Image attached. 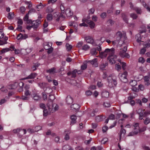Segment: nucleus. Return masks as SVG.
Masks as SVG:
<instances>
[{
	"label": "nucleus",
	"instance_id": "nucleus-57",
	"mask_svg": "<svg viewBox=\"0 0 150 150\" xmlns=\"http://www.w3.org/2000/svg\"><path fill=\"white\" fill-rule=\"evenodd\" d=\"M23 35L21 33L19 34L18 35L17 37V39L19 40L20 39H23Z\"/></svg>",
	"mask_w": 150,
	"mask_h": 150
},
{
	"label": "nucleus",
	"instance_id": "nucleus-28",
	"mask_svg": "<svg viewBox=\"0 0 150 150\" xmlns=\"http://www.w3.org/2000/svg\"><path fill=\"white\" fill-rule=\"evenodd\" d=\"M136 38L137 39V42H140L142 41V38L140 34H138L136 35Z\"/></svg>",
	"mask_w": 150,
	"mask_h": 150
},
{
	"label": "nucleus",
	"instance_id": "nucleus-23",
	"mask_svg": "<svg viewBox=\"0 0 150 150\" xmlns=\"http://www.w3.org/2000/svg\"><path fill=\"white\" fill-rule=\"evenodd\" d=\"M126 133V130L122 128L121 129L120 132L119 133V136L120 139H121V137L122 136L124 137Z\"/></svg>",
	"mask_w": 150,
	"mask_h": 150
},
{
	"label": "nucleus",
	"instance_id": "nucleus-3",
	"mask_svg": "<svg viewBox=\"0 0 150 150\" xmlns=\"http://www.w3.org/2000/svg\"><path fill=\"white\" fill-rule=\"evenodd\" d=\"M116 39L118 44H119L120 41L122 42V44L126 39V36L125 34H122L121 32L118 31L116 33Z\"/></svg>",
	"mask_w": 150,
	"mask_h": 150
},
{
	"label": "nucleus",
	"instance_id": "nucleus-55",
	"mask_svg": "<svg viewBox=\"0 0 150 150\" xmlns=\"http://www.w3.org/2000/svg\"><path fill=\"white\" fill-rule=\"evenodd\" d=\"M126 53V52L123 51L122 50H121L119 52V55L122 58H123V56Z\"/></svg>",
	"mask_w": 150,
	"mask_h": 150
},
{
	"label": "nucleus",
	"instance_id": "nucleus-53",
	"mask_svg": "<svg viewBox=\"0 0 150 150\" xmlns=\"http://www.w3.org/2000/svg\"><path fill=\"white\" fill-rule=\"evenodd\" d=\"M66 46L67 47V49L68 51L70 50L72 47V46L71 45H70L69 44H67L66 45Z\"/></svg>",
	"mask_w": 150,
	"mask_h": 150
},
{
	"label": "nucleus",
	"instance_id": "nucleus-48",
	"mask_svg": "<svg viewBox=\"0 0 150 150\" xmlns=\"http://www.w3.org/2000/svg\"><path fill=\"white\" fill-rule=\"evenodd\" d=\"M130 16L134 19H136L137 17V15L134 13H131L130 15Z\"/></svg>",
	"mask_w": 150,
	"mask_h": 150
},
{
	"label": "nucleus",
	"instance_id": "nucleus-61",
	"mask_svg": "<svg viewBox=\"0 0 150 150\" xmlns=\"http://www.w3.org/2000/svg\"><path fill=\"white\" fill-rule=\"evenodd\" d=\"M87 67V65L86 64H84L81 66V69L82 70H84L86 69Z\"/></svg>",
	"mask_w": 150,
	"mask_h": 150
},
{
	"label": "nucleus",
	"instance_id": "nucleus-47",
	"mask_svg": "<svg viewBox=\"0 0 150 150\" xmlns=\"http://www.w3.org/2000/svg\"><path fill=\"white\" fill-rule=\"evenodd\" d=\"M10 50V49L9 48H6L4 49H3L1 51V52L2 54L8 51H9Z\"/></svg>",
	"mask_w": 150,
	"mask_h": 150
},
{
	"label": "nucleus",
	"instance_id": "nucleus-15",
	"mask_svg": "<svg viewBox=\"0 0 150 150\" xmlns=\"http://www.w3.org/2000/svg\"><path fill=\"white\" fill-rule=\"evenodd\" d=\"M32 99L35 101H38L41 99L40 97L37 93H34L31 95Z\"/></svg>",
	"mask_w": 150,
	"mask_h": 150
},
{
	"label": "nucleus",
	"instance_id": "nucleus-20",
	"mask_svg": "<svg viewBox=\"0 0 150 150\" xmlns=\"http://www.w3.org/2000/svg\"><path fill=\"white\" fill-rule=\"evenodd\" d=\"M80 107V106L77 104H73L71 106V109L73 110H77Z\"/></svg>",
	"mask_w": 150,
	"mask_h": 150
},
{
	"label": "nucleus",
	"instance_id": "nucleus-39",
	"mask_svg": "<svg viewBox=\"0 0 150 150\" xmlns=\"http://www.w3.org/2000/svg\"><path fill=\"white\" fill-rule=\"evenodd\" d=\"M122 17L124 21H125V23H127L128 19L127 16L125 14H123L122 15Z\"/></svg>",
	"mask_w": 150,
	"mask_h": 150
},
{
	"label": "nucleus",
	"instance_id": "nucleus-59",
	"mask_svg": "<svg viewBox=\"0 0 150 150\" xmlns=\"http://www.w3.org/2000/svg\"><path fill=\"white\" fill-rule=\"evenodd\" d=\"M29 18V13H28L26 14V15L23 18V20L24 21H27L28 19Z\"/></svg>",
	"mask_w": 150,
	"mask_h": 150
},
{
	"label": "nucleus",
	"instance_id": "nucleus-40",
	"mask_svg": "<svg viewBox=\"0 0 150 150\" xmlns=\"http://www.w3.org/2000/svg\"><path fill=\"white\" fill-rule=\"evenodd\" d=\"M52 15L51 14H48L47 16V19L50 21H51L52 19Z\"/></svg>",
	"mask_w": 150,
	"mask_h": 150
},
{
	"label": "nucleus",
	"instance_id": "nucleus-54",
	"mask_svg": "<svg viewBox=\"0 0 150 150\" xmlns=\"http://www.w3.org/2000/svg\"><path fill=\"white\" fill-rule=\"evenodd\" d=\"M144 47H143L149 48L150 47V41L148 42L145 43L144 44Z\"/></svg>",
	"mask_w": 150,
	"mask_h": 150
},
{
	"label": "nucleus",
	"instance_id": "nucleus-11",
	"mask_svg": "<svg viewBox=\"0 0 150 150\" xmlns=\"http://www.w3.org/2000/svg\"><path fill=\"white\" fill-rule=\"evenodd\" d=\"M54 17L55 18H57L56 19L57 21H59L61 17H63V16L62 14H60L59 12H55L53 14Z\"/></svg>",
	"mask_w": 150,
	"mask_h": 150
},
{
	"label": "nucleus",
	"instance_id": "nucleus-34",
	"mask_svg": "<svg viewBox=\"0 0 150 150\" xmlns=\"http://www.w3.org/2000/svg\"><path fill=\"white\" fill-rule=\"evenodd\" d=\"M90 47L87 44H85L83 45L82 47V49L84 51H87L88 50Z\"/></svg>",
	"mask_w": 150,
	"mask_h": 150
},
{
	"label": "nucleus",
	"instance_id": "nucleus-46",
	"mask_svg": "<svg viewBox=\"0 0 150 150\" xmlns=\"http://www.w3.org/2000/svg\"><path fill=\"white\" fill-rule=\"evenodd\" d=\"M146 51V49L145 47H143L141 49L139 52V54H144Z\"/></svg>",
	"mask_w": 150,
	"mask_h": 150
},
{
	"label": "nucleus",
	"instance_id": "nucleus-30",
	"mask_svg": "<svg viewBox=\"0 0 150 150\" xmlns=\"http://www.w3.org/2000/svg\"><path fill=\"white\" fill-rule=\"evenodd\" d=\"M90 52L92 55H96L97 54L98 51H97L96 48H93L91 50Z\"/></svg>",
	"mask_w": 150,
	"mask_h": 150
},
{
	"label": "nucleus",
	"instance_id": "nucleus-64",
	"mask_svg": "<svg viewBox=\"0 0 150 150\" xmlns=\"http://www.w3.org/2000/svg\"><path fill=\"white\" fill-rule=\"evenodd\" d=\"M104 106L105 107H109L110 106V103L108 102H104L103 104Z\"/></svg>",
	"mask_w": 150,
	"mask_h": 150
},
{
	"label": "nucleus",
	"instance_id": "nucleus-51",
	"mask_svg": "<svg viewBox=\"0 0 150 150\" xmlns=\"http://www.w3.org/2000/svg\"><path fill=\"white\" fill-rule=\"evenodd\" d=\"M45 91L46 92L47 94H49L52 93V89L51 88H47L45 90Z\"/></svg>",
	"mask_w": 150,
	"mask_h": 150
},
{
	"label": "nucleus",
	"instance_id": "nucleus-52",
	"mask_svg": "<svg viewBox=\"0 0 150 150\" xmlns=\"http://www.w3.org/2000/svg\"><path fill=\"white\" fill-rule=\"evenodd\" d=\"M150 122V119L147 117L145 120L144 121V123L145 125H147Z\"/></svg>",
	"mask_w": 150,
	"mask_h": 150
},
{
	"label": "nucleus",
	"instance_id": "nucleus-45",
	"mask_svg": "<svg viewBox=\"0 0 150 150\" xmlns=\"http://www.w3.org/2000/svg\"><path fill=\"white\" fill-rule=\"evenodd\" d=\"M31 92L29 90H25V91L24 94L25 96L29 97L31 95Z\"/></svg>",
	"mask_w": 150,
	"mask_h": 150
},
{
	"label": "nucleus",
	"instance_id": "nucleus-25",
	"mask_svg": "<svg viewBox=\"0 0 150 150\" xmlns=\"http://www.w3.org/2000/svg\"><path fill=\"white\" fill-rule=\"evenodd\" d=\"M70 118L71 120V124L73 125L76 123V116L75 115H71Z\"/></svg>",
	"mask_w": 150,
	"mask_h": 150
},
{
	"label": "nucleus",
	"instance_id": "nucleus-24",
	"mask_svg": "<svg viewBox=\"0 0 150 150\" xmlns=\"http://www.w3.org/2000/svg\"><path fill=\"white\" fill-rule=\"evenodd\" d=\"M87 23L90 26V27L91 28H94L95 25V23L93 21L90 20H88L87 21Z\"/></svg>",
	"mask_w": 150,
	"mask_h": 150
},
{
	"label": "nucleus",
	"instance_id": "nucleus-42",
	"mask_svg": "<svg viewBox=\"0 0 150 150\" xmlns=\"http://www.w3.org/2000/svg\"><path fill=\"white\" fill-rule=\"evenodd\" d=\"M60 9H61V12L62 14L65 13V8L63 5L61 4L60 6Z\"/></svg>",
	"mask_w": 150,
	"mask_h": 150
},
{
	"label": "nucleus",
	"instance_id": "nucleus-26",
	"mask_svg": "<svg viewBox=\"0 0 150 150\" xmlns=\"http://www.w3.org/2000/svg\"><path fill=\"white\" fill-rule=\"evenodd\" d=\"M103 117H105L104 116H98L96 117L95 120L97 122H99L102 121L104 119L103 118ZM104 118H105V117H104Z\"/></svg>",
	"mask_w": 150,
	"mask_h": 150
},
{
	"label": "nucleus",
	"instance_id": "nucleus-2",
	"mask_svg": "<svg viewBox=\"0 0 150 150\" xmlns=\"http://www.w3.org/2000/svg\"><path fill=\"white\" fill-rule=\"evenodd\" d=\"M114 53V50L113 49L107 48L104 52H100V57L102 58L106 57L108 54L112 55Z\"/></svg>",
	"mask_w": 150,
	"mask_h": 150
},
{
	"label": "nucleus",
	"instance_id": "nucleus-5",
	"mask_svg": "<svg viewBox=\"0 0 150 150\" xmlns=\"http://www.w3.org/2000/svg\"><path fill=\"white\" fill-rule=\"evenodd\" d=\"M47 106L49 110V112H53L58 110V106L55 103L53 104L52 102L48 103L47 104Z\"/></svg>",
	"mask_w": 150,
	"mask_h": 150
},
{
	"label": "nucleus",
	"instance_id": "nucleus-27",
	"mask_svg": "<svg viewBox=\"0 0 150 150\" xmlns=\"http://www.w3.org/2000/svg\"><path fill=\"white\" fill-rule=\"evenodd\" d=\"M122 65V68L123 70H125L126 69V64L125 62H122L120 59H118V60Z\"/></svg>",
	"mask_w": 150,
	"mask_h": 150
},
{
	"label": "nucleus",
	"instance_id": "nucleus-41",
	"mask_svg": "<svg viewBox=\"0 0 150 150\" xmlns=\"http://www.w3.org/2000/svg\"><path fill=\"white\" fill-rule=\"evenodd\" d=\"M14 14L13 13H9L8 14L7 18L9 19H12L14 17Z\"/></svg>",
	"mask_w": 150,
	"mask_h": 150
},
{
	"label": "nucleus",
	"instance_id": "nucleus-4",
	"mask_svg": "<svg viewBox=\"0 0 150 150\" xmlns=\"http://www.w3.org/2000/svg\"><path fill=\"white\" fill-rule=\"evenodd\" d=\"M132 128L133 129L134 131L130 132L128 136H131L136 135L140 131L139 127V124L138 123H133L132 125Z\"/></svg>",
	"mask_w": 150,
	"mask_h": 150
},
{
	"label": "nucleus",
	"instance_id": "nucleus-16",
	"mask_svg": "<svg viewBox=\"0 0 150 150\" xmlns=\"http://www.w3.org/2000/svg\"><path fill=\"white\" fill-rule=\"evenodd\" d=\"M18 86V83L17 82H14L12 84L9 85L8 88L9 89H15Z\"/></svg>",
	"mask_w": 150,
	"mask_h": 150
},
{
	"label": "nucleus",
	"instance_id": "nucleus-62",
	"mask_svg": "<svg viewBox=\"0 0 150 150\" xmlns=\"http://www.w3.org/2000/svg\"><path fill=\"white\" fill-rule=\"evenodd\" d=\"M25 10L26 9L23 6L21 7L20 8V10L21 12L23 13H24Z\"/></svg>",
	"mask_w": 150,
	"mask_h": 150
},
{
	"label": "nucleus",
	"instance_id": "nucleus-21",
	"mask_svg": "<svg viewBox=\"0 0 150 150\" xmlns=\"http://www.w3.org/2000/svg\"><path fill=\"white\" fill-rule=\"evenodd\" d=\"M8 40V38L5 36L3 38V40L0 39V45H3L7 43V40Z\"/></svg>",
	"mask_w": 150,
	"mask_h": 150
},
{
	"label": "nucleus",
	"instance_id": "nucleus-14",
	"mask_svg": "<svg viewBox=\"0 0 150 150\" xmlns=\"http://www.w3.org/2000/svg\"><path fill=\"white\" fill-rule=\"evenodd\" d=\"M37 75L36 73H32L26 77L23 78L22 80H26L29 79H33Z\"/></svg>",
	"mask_w": 150,
	"mask_h": 150
},
{
	"label": "nucleus",
	"instance_id": "nucleus-35",
	"mask_svg": "<svg viewBox=\"0 0 150 150\" xmlns=\"http://www.w3.org/2000/svg\"><path fill=\"white\" fill-rule=\"evenodd\" d=\"M55 68L54 67L49 69L47 70V72L50 74H54L55 72Z\"/></svg>",
	"mask_w": 150,
	"mask_h": 150
},
{
	"label": "nucleus",
	"instance_id": "nucleus-12",
	"mask_svg": "<svg viewBox=\"0 0 150 150\" xmlns=\"http://www.w3.org/2000/svg\"><path fill=\"white\" fill-rule=\"evenodd\" d=\"M108 65V63L107 62H103L99 66L100 69L101 70H105L106 67Z\"/></svg>",
	"mask_w": 150,
	"mask_h": 150
},
{
	"label": "nucleus",
	"instance_id": "nucleus-38",
	"mask_svg": "<svg viewBox=\"0 0 150 150\" xmlns=\"http://www.w3.org/2000/svg\"><path fill=\"white\" fill-rule=\"evenodd\" d=\"M130 84L132 86H134L137 85V82L135 80H131L129 82Z\"/></svg>",
	"mask_w": 150,
	"mask_h": 150
},
{
	"label": "nucleus",
	"instance_id": "nucleus-17",
	"mask_svg": "<svg viewBox=\"0 0 150 150\" xmlns=\"http://www.w3.org/2000/svg\"><path fill=\"white\" fill-rule=\"evenodd\" d=\"M65 13L67 17L71 16L73 15V13L69 8H67L65 10Z\"/></svg>",
	"mask_w": 150,
	"mask_h": 150
},
{
	"label": "nucleus",
	"instance_id": "nucleus-32",
	"mask_svg": "<svg viewBox=\"0 0 150 150\" xmlns=\"http://www.w3.org/2000/svg\"><path fill=\"white\" fill-rule=\"evenodd\" d=\"M48 110L47 109H44L43 111V116H46L50 114V113L52 112H49V110L48 109Z\"/></svg>",
	"mask_w": 150,
	"mask_h": 150
},
{
	"label": "nucleus",
	"instance_id": "nucleus-31",
	"mask_svg": "<svg viewBox=\"0 0 150 150\" xmlns=\"http://www.w3.org/2000/svg\"><path fill=\"white\" fill-rule=\"evenodd\" d=\"M55 98L54 96V95L50 94L49 95V98H48V103L52 102V103L54 99Z\"/></svg>",
	"mask_w": 150,
	"mask_h": 150
},
{
	"label": "nucleus",
	"instance_id": "nucleus-43",
	"mask_svg": "<svg viewBox=\"0 0 150 150\" xmlns=\"http://www.w3.org/2000/svg\"><path fill=\"white\" fill-rule=\"evenodd\" d=\"M133 10H135L138 14H140L141 12V11L140 8L135 7L133 8Z\"/></svg>",
	"mask_w": 150,
	"mask_h": 150
},
{
	"label": "nucleus",
	"instance_id": "nucleus-33",
	"mask_svg": "<svg viewBox=\"0 0 150 150\" xmlns=\"http://www.w3.org/2000/svg\"><path fill=\"white\" fill-rule=\"evenodd\" d=\"M62 150H72L70 146L68 145L64 146L62 148Z\"/></svg>",
	"mask_w": 150,
	"mask_h": 150
},
{
	"label": "nucleus",
	"instance_id": "nucleus-60",
	"mask_svg": "<svg viewBox=\"0 0 150 150\" xmlns=\"http://www.w3.org/2000/svg\"><path fill=\"white\" fill-rule=\"evenodd\" d=\"M83 43L82 41L79 42L77 44L76 47L78 48L81 47L82 46Z\"/></svg>",
	"mask_w": 150,
	"mask_h": 150
},
{
	"label": "nucleus",
	"instance_id": "nucleus-9",
	"mask_svg": "<svg viewBox=\"0 0 150 150\" xmlns=\"http://www.w3.org/2000/svg\"><path fill=\"white\" fill-rule=\"evenodd\" d=\"M41 21L39 19L33 21L32 23V24L33 25V28L34 29H36L38 27L39 25L41 23Z\"/></svg>",
	"mask_w": 150,
	"mask_h": 150
},
{
	"label": "nucleus",
	"instance_id": "nucleus-7",
	"mask_svg": "<svg viewBox=\"0 0 150 150\" xmlns=\"http://www.w3.org/2000/svg\"><path fill=\"white\" fill-rule=\"evenodd\" d=\"M117 59V56L115 55L114 53L112 55H110L108 57V59L109 60L110 63L111 64H115L116 62Z\"/></svg>",
	"mask_w": 150,
	"mask_h": 150
},
{
	"label": "nucleus",
	"instance_id": "nucleus-18",
	"mask_svg": "<svg viewBox=\"0 0 150 150\" xmlns=\"http://www.w3.org/2000/svg\"><path fill=\"white\" fill-rule=\"evenodd\" d=\"M65 135L64 138V139L66 140H68L69 139L70 137L69 134L71 133V132L69 130L67 129L65 130Z\"/></svg>",
	"mask_w": 150,
	"mask_h": 150
},
{
	"label": "nucleus",
	"instance_id": "nucleus-44",
	"mask_svg": "<svg viewBox=\"0 0 150 150\" xmlns=\"http://www.w3.org/2000/svg\"><path fill=\"white\" fill-rule=\"evenodd\" d=\"M54 10L51 7L48 6L47 7L46 11L47 13H51L54 11Z\"/></svg>",
	"mask_w": 150,
	"mask_h": 150
},
{
	"label": "nucleus",
	"instance_id": "nucleus-19",
	"mask_svg": "<svg viewBox=\"0 0 150 150\" xmlns=\"http://www.w3.org/2000/svg\"><path fill=\"white\" fill-rule=\"evenodd\" d=\"M97 58H94L92 60L89 61V62L91 63V64L93 66L96 67L98 66L97 64Z\"/></svg>",
	"mask_w": 150,
	"mask_h": 150
},
{
	"label": "nucleus",
	"instance_id": "nucleus-13",
	"mask_svg": "<svg viewBox=\"0 0 150 150\" xmlns=\"http://www.w3.org/2000/svg\"><path fill=\"white\" fill-rule=\"evenodd\" d=\"M78 72L76 69H75L72 71H69L67 73L68 76L71 75V77L75 78L76 76V73Z\"/></svg>",
	"mask_w": 150,
	"mask_h": 150
},
{
	"label": "nucleus",
	"instance_id": "nucleus-6",
	"mask_svg": "<svg viewBox=\"0 0 150 150\" xmlns=\"http://www.w3.org/2000/svg\"><path fill=\"white\" fill-rule=\"evenodd\" d=\"M127 73L126 71L124 72L123 74L120 73L119 77L120 81L123 83H126L127 82L128 80L126 78Z\"/></svg>",
	"mask_w": 150,
	"mask_h": 150
},
{
	"label": "nucleus",
	"instance_id": "nucleus-10",
	"mask_svg": "<svg viewBox=\"0 0 150 150\" xmlns=\"http://www.w3.org/2000/svg\"><path fill=\"white\" fill-rule=\"evenodd\" d=\"M85 39L87 42L91 44L93 46L96 45V44L94 42L93 39L91 36H87L85 37Z\"/></svg>",
	"mask_w": 150,
	"mask_h": 150
},
{
	"label": "nucleus",
	"instance_id": "nucleus-36",
	"mask_svg": "<svg viewBox=\"0 0 150 150\" xmlns=\"http://www.w3.org/2000/svg\"><path fill=\"white\" fill-rule=\"evenodd\" d=\"M24 85V83L20 81L19 83H18V86H19L20 88V90H19V91H22V87Z\"/></svg>",
	"mask_w": 150,
	"mask_h": 150
},
{
	"label": "nucleus",
	"instance_id": "nucleus-37",
	"mask_svg": "<svg viewBox=\"0 0 150 150\" xmlns=\"http://www.w3.org/2000/svg\"><path fill=\"white\" fill-rule=\"evenodd\" d=\"M52 44L51 43H48L46 44V45H44V48L45 50H47L49 49V48L52 47L51 46L52 45Z\"/></svg>",
	"mask_w": 150,
	"mask_h": 150
},
{
	"label": "nucleus",
	"instance_id": "nucleus-56",
	"mask_svg": "<svg viewBox=\"0 0 150 150\" xmlns=\"http://www.w3.org/2000/svg\"><path fill=\"white\" fill-rule=\"evenodd\" d=\"M95 9L93 8H92L90 9V10L88 11V14H93L94 11H95Z\"/></svg>",
	"mask_w": 150,
	"mask_h": 150
},
{
	"label": "nucleus",
	"instance_id": "nucleus-50",
	"mask_svg": "<svg viewBox=\"0 0 150 150\" xmlns=\"http://www.w3.org/2000/svg\"><path fill=\"white\" fill-rule=\"evenodd\" d=\"M39 106L41 108L44 110L46 109L45 105L43 103H40L39 104Z\"/></svg>",
	"mask_w": 150,
	"mask_h": 150
},
{
	"label": "nucleus",
	"instance_id": "nucleus-49",
	"mask_svg": "<svg viewBox=\"0 0 150 150\" xmlns=\"http://www.w3.org/2000/svg\"><path fill=\"white\" fill-rule=\"evenodd\" d=\"M116 69L118 71H119L121 69V67L119 63L115 65Z\"/></svg>",
	"mask_w": 150,
	"mask_h": 150
},
{
	"label": "nucleus",
	"instance_id": "nucleus-29",
	"mask_svg": "<svg viewBox=\"0 0 150 150\" xmlns=\"http://www.w3.org/2000/svg\"><path fill=\"white\" fill-rule=\"evenodd\" d=\"M101 95L103 97L108 98L109 96V93L108 92L104 91L102 92Z\"/></svg>",
	"mask_w": 150,
	"mask_h": 150
},
{
	"label": "nucleus",
	"instance_id": "nucleus-1",
	"mask_svg": "<svg viewBox=\"0 0 150 150\" xmlns=\"http://www.w3.org/2000/svg\"><path fill=\"white\" fill-rule=\"evenodd\" d=\"M108 85L110 87L115 86L117 84V78L113 75H110L108 78Z\"/></svg>",
	"mask_w": 150,
	"mask_h": 150
},
{
	"label": "nucleus",
	"instance_id": "nucleus-63",
	"mask_svg": "<svg viewBox=\"0 0 150 150\" xmlns=\"http://www.w3.org/2000/svg\"><path fill=\"white\" fill-rule=\"evenodd\" d=\"M139 62L142 63H143L145 62V60L143 57H140L139 58Z\"/></svg>",
	"mask_w": 150,
	"mask_h": 150
},
{
	"label": "nucleus",
	"instance_id": "nucleus-8",
	"mask_svg": "<svg viewBox=\"0 0 150 150\" xmlns=\"http://www.w3.org/2000/svg\"><path fill=\"white\" fill-rule=\"evenodd\" d=\"M13 133H18L19 134H21V136H22L23 135L25 134L26 132V130L20 129H13Z\"/></svg>",
	"mask_w": 150,
	"mask_h": 150
},
{
	"label": "nucleus",
	"instance_id": "nucleus-58",
	"mask_svg": "<svg viewBox=\"0 0 150 150\" xmlns=\"http://www.w3.org/2000/svg\"><path fill=\"white\" fill-rule=\"evenodd\" d=\"M29 98V97L27 96H23L21 98V99L23 100H28Z\"/></svg>",
	"mask_w": 150,
	"mask_h": 150
},
{
	"label": "nucleus",
	"instance_id": "nucleus-22",
	"mask_svg": "<svg viewBox=\"0 0 150 150\" xmlns=\"http://www.w3.org/2000/svg\"><path fill=\"white\" fill-rule=\"evenodd\" d=\"M73 102L72 98L70 96H68L66 98V102L68 104H71Z\"/></svg>",
	"mask_w": 150,
	"mask_h": 150
}]
</instances>
